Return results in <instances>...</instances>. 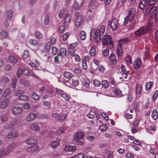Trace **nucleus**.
Instances as JSON below:
<instances>
[{
    "label": "nucleus",
    "instance_id": "obj_37",
    "mask_svg": "<svg viewBox=\"0 0 158 158\" xmlns=\"http://www.w3.org/2000/svg\"><path fill=\"white\" fill-rule=\"evenodd\" d=\"M121 70L123 74H128L129 71L126 69L125 66L123 64H122L121 65Z\"/></svg>",
    "mask_w": 158,
    "mask_h": 158
},
{
    "label": "nucleus",
    "instance_id": "obj_18",
    "mask_svg": "<svg viewBox=\"0 0 158 158\" xmlns=\"http://www.w3.org/2000/svg\"><path fill=\"white\" fill-rule=\"evenodd\" d=\"M150 5H149L150 6ZM149 5L147 2V0H141L139 4V7L141 9L145 8Z\"/></svg>",
    "mask_w": 158,
    "mask_h": 158
},
{
    "label": "nucleus",
    "instance_id": "obj_10",
    "mask_svg": "<svg viewBox=\"0 0 158 158\" xmlns=\"http://www.w3.org/2000/svg\"><path fill=\"white\" fill-rule=\"evenodd\" d=\"M148 30L147 27H142L137 30L135 32V35L136 36H139L145 33Z\"/></svg>",
    "mask_w": 158,
    "mask_h": 158
},
{
    "label": "nucleus",
    "instance_id": "obj_12",
    "mask_svg": "<svg viewBox=\"0 0 158 158\" xmlns=\"http://www.w3.org/2000/svg\"><path fill=\"white\" fill-rule=\"evenodd\" d=\"M39 149V147L37 144H36L28 148L27 151L29 153H33L38 151Z\"/></svg>",
    "mask_w": 158,
    "mask_h": 158
},
{
    "label": "nucleus",
    "instance_id": "obj_44",
    "mask_svg": "<svg viewBox=\"0 0 158 158\" xmlns=\"http://www.w3.org/2000/svg\"><path fill=\"white\" fill-rule=\"evenodd\" d=\"M32 98L35 101H37L40 98V96L35 93H34L32 94Z\"/></svg>",
    "mask_w": 158,
    "mask_h": 158
},
{
    "label": "nucleus",
    "instance_id": "obj_17",
    "mask_svg": "<svg viewBox=\"0 0 158 158\" xmlns=\"http://www.w3.org/2000/svg\"><path fill=\"white\" fill-rule=\"evenodd\" d=\"M36 114L34 113L29 114L26 118L27 122H31L34 120L36 117Z\"/></svg>",
    "mask_w": 158,
    "mask_h": 158
},
{
    "label": "nucleus",
    "instance_id": "obj_32",
    "mask_svg": "<svg viewBox=\"0 0 158 158\" xmlns=\"http://www.w3.org/2000/svg\"><path fill=\"white\" fill-rule=\"evenodd\" d=\"M6 14L7 18L8 19H12L13 16V11L12 10L10 9L8 10Z\"/></svg>",
    "mask_w": 158,
    "mask_h": 158
},
{
    "label": "nucleus",
    "instance_id": "obj_56",
    "mask_svg": "<svg viewBox=\"0 0 158 158\" xmlns=\"http://www.w3.org/2000/svg\"><path fill=\"white\" fill-rule=\"evenodd\" d=\"M44 23L45 25H48L49 22V17L47 15H45L44 16Z\"/></svg>",
    "mask_w": 158,
    "mask_h": 158
},
{
    "label": "nucleus",
    "instance_id": "obj_24",
    "mask_svg": "<svg viewBox=\"0 0 158 158\" xmlns=\"http://www.w3.org/2000/svg\"><path fill=\"white\" fill-rule=\"evenodd\" d=\"M142 85L140 84H138L136 86L135 93L136 96H139L140 95L142 92Z\"/></svg>",
    "mask_w": 158,
    "mask_h": 158
},
{
    "label": "nucleus",
    "instance_id": "obj_9",
    "mask_svg": "<svg viewBox=\"0 0 158 158\" xmlns=\"http://www.w3.org/2000/svg\"><path fill=\"white\" fill-rule=\"evenodd\" d=\"M125 40H120L118 44L117 52L118 55L119 56H121L122 55L123 53L122 44Z\"/></svg>",
    "mask_w": 158,
    "mask_h": 158
},
{
    "label": "nucleus",
    "instance_id": "obj_6",
    "mask_svg": "<svg viewBox=\"0 0 158 158\" xmlns=\"http://www.w3.org/2000/svg\"><path fill=\"white\" fill-rule=\"evenodd\" d=\"M76 19L75 23V25L77 27L81 26L84 22V17L81 15L77 16L76 14Z\"/></svg>",
    "mask_w": 158,
    "mask_h": 158
},
{
    "label": "nucleus",
    "instance_id": "obj_43",
    "mask_svg": "<svg viewBox=\"0 0 158 158\" xmlns=\"http://www.w3.org/2000/svg\"><path fill=\"white\" fill-rule=\"evenodd\" d=\"M29 42L31 45L36 46L38 44V42L35 39H30L29 40Z\"/></svg>",
    "mask_w": 158,
    "mask_h": 158
},
{
    "label": "nucleus",
    "instance_id": "obj_36",
    "mask_svg": "<svg viewBox=\"0 0 158 158\" xmlns=\"http://www.w3.org/2000/svg\"><path fill=\"white\" fill-rule=\"evenodd\" d=\"M60 145V143L59 142L56 141H53L51 143V146L52 148H56Z\"/></svg>",
    "mask_w": 158,
    "mask_h": 158
},
{
    "label": "nucleus",
    "instance_id": "obj_41",
    "mask_svg": "<svg viewBox=\"0 0 158 158\" xmlns=\"http://www.w3.org/2000/svg\"><path fill=\"white\" fill-rule=\"evenodd\" d=\"M89 53L91 56H94L96 54V50L94 46L91 47L89 51Z\"/></svg>",
    "mask_w": 158,
    "mask_h": 158
},
{
    "label": "nucleus",
    "instance_id": "obj_64",
    "mask_svg": "<svg viewBox=\"0 0 158 158\" xmlns=\"http://www.w3.org/2000/svg\"><path fill=\"white\" fill-rule=\"evenodd\" d=\"M158 95V91L156 90L154 93L152 97V100L154 102L157 98Z\"/></svg>",
    "mask_w": 158,
    "mask_h": 158
},
{
    "label": "nucleus",
    "instance_id": "obj_49",
    "mask_svg": "<svg viewBox=\"0 0 158 158\" xmlns=\"http://www.w3.org/2000/svg\"><path fill=\"white\" fill-rule=\"evenodd\" d=\"M82 69L85 70L87 69V66L86 62H85V60H82Z\"/></svg>",
    "mask_w": 158,
    "mask_h": 158
},
{
    "label": "nucleus",
    "instance_id": "obj_2",
    "mask_svg": "<svg viewBox=\"0 0 158 158\" xmlns=\"http://www.w3.org/2000/svg\"><path fill=\"white\" fill-rule=\"evenodd\" d=\"M102 43L103 45H107L110 48H112L114 47L113 42L109 35H105L104 36L102 39Z\"/></svg>",
    "mask_w": 158,
    "mask_h": 158
},
{
    "label": "nucleus",
    "instance_id": "obj_48",
    "mask_svg": "<svg viewBox=\"0 0 158 158\" xmlns=\"http://www.w3.org/2000/svg\"><path fill=\"white\" fill-rule=\"evenodd\" d=\"M62 58L60 55L58 54L57 56L54 57V61L55 62L58 63L60 61L62 60Z\"/></svg>",
    "mask_w": 158,
    "mask_h": 158
},
{
    "label": "nucleus",
    "instance_id": "obj_58",
    "mask_svg": "<svg viewBox=\"0 0 158 158\" xmlns=\"http://www.w3.org/2000/svg\"><path fill=\"white\" fill-rule=\"evenodd\" d=\"M56 133L55 131H51L48 134L49 136L52 138H53L56 136Z\"/></svg>",
    "mask_w": 158,
    "mask_h": 158
},
{
    "label": "nucleus",
    "instance_id": "obj_51",
    "mask_svg": "<svg viewBox=\"0 0 158 158\" xmlns=\"http://www.w3.org/2000/svg\"><path fill=\"white\" fill-rule=\"evenodd\" d=\"M153 84V82L152 81H149L147 83L146 85V89L147 90H149L151 88Z\"/></svg>",
    "mask_w": 158,
    "mask_h": 158
},
{
    "label": "nucleus",
    "instance_id": "obj_61",
    "mask_svg": "<svg viewBox=\"0 0 158 158\" xmlns=\"http://www.w3.org/2000/svg\"><path fill=\"white\" fill-rule=\"evenodd\" d=\"M74 156V158H84L85 157L84 154L82 153H79Z\"/></svg>",
    "mask_w": 158,
    "mask_h": 158
},
{
    "label": "nucleus",
    "instance_id": "obj_21",
    "mask_svg": "<svg viewBox=\"0 0 158 158\" xmlns=\"http://www.w3.org/2000/svg\"><path fill=\"white\" fill-rule=\"evenodd\" d=\"M82 82L85 87L88 88L89 86V81L86 77H83L81 80Z\"/></svg>",
    "mask_w": 158,
    "mask_h": 158
},
{
    "label": "nucleus",
    "instance_id": "obj_5",
    "mask_svg": "<svg viewBox=\"0 0 158 158\" xmlns=\"http://www.w3.org/2000/svg\"><path fill=\"white\" fill-rule=\"evenodd\" d=\"M23 92L21 90H19L16 92L15 94V95L19 97V99L25 101L28 98V96L26 95H23Z\"/></svg>",
    "mask_w": 158,
    "mask_h": 158
},
{
    "label": "nucleus",
    "instance_id": "obj_42",
    "mask_svg": "<svg viewBox=\"0 0 158 158\" xmlns=\"http://www.w3.org/2000/svg\"><path fill=\"white\" fill-rule=\"evenodd\" d=\"M80 36L81 39L84 40L86 38V34L85 32L83 31H81L80 33Z\"/></svg>",
    "mask_w": 158,
    "mask_h": 158
},
{
    "label": "nucleus",
    "instance_id": "obj_20",
    "mask_svg": "<svg viewBox=\"0 0 158 158\" xmlns=\"http://www.w3.org/2000/svg\"><path fill=\"white\" fill-rule=\"evenodd\" d=\"M25 142L28 145H32L36 143L37 140L34 138L29 137L26 140Z\"/></svg>",
    "mask_w": 158,
    "mask_h": 158
},
{
    "label": "nucleus",
    "instance_id": "obj_29",
    "mask_svg": "<svg viewBox=\"0 0 158 158\" xmlns=\"http://www.w3.org/2000/svg\"><path fill=\"white\" fill-rule=\"evenodd\" d=\"M66 115L65 114H62L59 115L57 120V121L60 122H63L66 118Z\"/></svg>",
    "mask_w": 158,
    "mask_h": 158
},
{
    "label": "nucleus",
    "instance_id": "obj_8",
    "mask_svg": "<svg viewBox=\"0 0 158 158\" xmlns=\"http://www.w3.org/2000/svg\"><path fill=\"white\" fill-rule=\"evenodd\" d=\"M29 129L31 131L37 132L40 130V127L38 123L34 122L31 125Z\"/></svg>",
    "mask_w": 158,
    "mask_h": 158
},
{
    "label": "nucleus",
    "instance_id": "obj_16",
    "mask_svg": "<svg viewBox=\"0 0 158 158\" xmlns=\"http://www.w3.org/2000/svg\"><path fill=\"white\" fill-rule=\"evenodd\" d=\"M141 61L139 58H137L134 61V68L136 69H138L141 66Z\"/></svg>",
    "mask_w": 158,
    "mask_h": 158
},
{
    "label": "nucleus",
    "instance_id": "obj_27",
    "mask_svg": "<svg viewBox=\"0 0 158 158\" xmlns=\"http://www.w3.org/2000/svg\"><path fill=\"white\" fill-rule=\"evenodd\" d=\"M8 59L11 62L14 64L17 63L18 61L17 59L13 55L9 56H8Z\"/></svg>",
    "mask_w": 158,
    "mask_h": 158
},
{
    "label": "nucleus",
    "instance_id": "obj_40",
    "mask_svg": "<svg viewBox=\"0 0 158 158\" xmlns=\"http://www.w3.org/2000/svg\"><path fill=\"white\" fill-rule=\"evenodd\" d=\"M64 75L66 78L68 79H70L73 76L72 74L68 72H65L64 73Z\"/></svg>",
    "mask_w": 158,
    "mask_h": 158
},
{
    "label": "nucleus",
    "instance_id": "obj_45",
    "mask_svg": "<svg viewBox=\"0 0 158 158\" xmlns=\"http://www.w3.org/2000/svg\"><path fill=\"white\" fill-rule=\"evenodd\" d=\"M35 35L37 39H40L43 38V35L40 32L36 31L35 33Z\"/></svg>",
    "mask_w": 158,
    "mask_h": 158
},
{
    "label": "nucleus",
    "instance_id": "obj_28",
    "mask_svg": "<svg viewBox=\"0 0 158 158\" xmlns=\"http://www.w3.org/2000/svg\"><path fill=\"white\" fill-rule=\"evenodd\" d=\"M109 57V60L111 62L114 64H115L116 63L117 61L116 60V56L113 53L110 54Z\"/></svg>",
    "mask_w": 158,
    "mask_h": 158
},
{
    "label": "nucleus",
    "instance_id": "obj_7",
    "mask_svg": "<svg viewBox=\"0 0 158 158\" xmlns=\"http://www.w3.org/2000/svg\"><path fill=\"white\" fill-rule=\"evenodd\" d=\"M108 23L110 25V27L113 30H116L118 27V21L115 18L109 21Z\"/></svg>",
    "mask_w": 158,
    "mask_h": 158
},
{
    "label": "nucleus",
    "instance_id": "obj_34",
    "mask_svg": "<svg viewBox=\"0 0 158 158\" xmlns=\"http://www.w3.org/2000/svg\"><path fill=\"white\" fill-rule=\"evenodd\" d=\"M27 63L30 66L32 69H34L35 70H39V67L36 65L34 63L31 62H27Z\"/></svg>",
    "mask_w": 158,
    "mask_h": 158
},
{
    "label": "nucleus",
    "instance_id": "obj_52",
    "mask_svg": "<svg viewBox=\"0 0 158 158\" xmlns=\"http://www.w3.org/2000/svg\"><path fill=\"white\" fill-rule=\"evenodd\" d=\"M108 126L106 124H103L101 125L99 127V129L102 131L106 130Z\"/></svg>",
    "mask_w": 158,
    "mask_h": 158
},
{
    "label": "nucleus",
    "instance_id": "obj_63",
    "mask_svg": "<svg viewBox=\"0 0 158 158\" xmlns=\"http://www.w3.org/2000/svg\"><path fill=\"white\" fill-rule=\"evenodd\" d=\"M58 50L55 47H53L52 48V53L53 55H56L57 52Z\"/></svg>",
    "mask_w": 158,
    "mask_h": 158
},
{
    "label": "nucleus",
    "instance_id": "obj_35",
    "mask_svg": "<svg viewBox=\"0 0 158 158\" xmlns=\"http://www.w3.org/2000/svg\"><path fill=\"white\" fill-rule=\"evenodd\" d=\"M152 116L154 120H156L158 117V112L156 109L154 110L152 113Z\"/></svg>",
    "mask_w": 158,
    "mask_h": 158
},
{
    "label": "nucleus",
    "instance_id": "obj_31",
    "mask_svg": "<svg viewBox=\"0 0 158 158\" xmlns=\"http://www.w3.org/2000/svg\"><path fill=\"white\" fill-rule=\"evenodd\" d=\"M126 62L127 65L129 66L132 64V59L130 56L127 55L126 58Z\"/></svg>",
    "mask_w": 158,
    "mask_h": 158
},
{
    "label": "nucleus",
    "instance_id": "obj_47",
    "mask_svg": "<svg viewBox=\"0 0 158 158\" xmlns=\"http://www.w3.org/2000/svg\"><path fill=\"white\" fill-rule=\"evenodd\" d=\"M29 56V51L27 50H25L24 51V53L22 55L23 58H27Z\"/></svg>",
    "mask_w": 158,
    "mask_h": 158
},
{
    "label": "nucleus",
    "instance_id": "obj_1",
    "mask_svg": "<svg viewBox=\"0 0 158 158\" xmlns=\"http://www.w3.org/2000/svg\"><path fill=\"white\" fill-rule=\"evenodd\" d=\"M105 27L104 25L101 26L99 28L91 30L90 33V39L93 42L97 43L101 41V35H102L105 32Z\"/></svg>",
    "mask_w": 158,
    "mask_h": 158
},
{
    "label": "nucleus",
    "instance_id": "obj_33",
    "mask_svg": "<svg viewBox=\"0 0 158 158\" xmlns=\"http://www.w3.org/2000/svg\"><path fill=\"white\" fill-rule=\"evenodd\" d=\"M8 34L6 31L3 30L0 32V38L2 39L6 38Z\"/></svg>",
    "mask_w": 158,
    "mask_h": 158
},
{
    "label": "nucleus",
    "instance_id": "obj_53",
    "mask_svg": "<svg viewBox=\"0 0 158 158\" xmlns=\"http://www.w3.org/2000/svg\"><path fill=\"white\" fill-rule=\"evenodd\" d=\"M8 154L6 150L0 151V157H4Z\"/></svg>",
    "mask_w": 158,
    "mask_h": 158
},
{
    "label": "nucleus",
    "instance_id": "obj_39",
    "mask_svg": "<svg viewBox=\"0 0 158 158\" xmlns=\"http://www.w3.org/2000/svg\"><path fill=\"white\" fill-rule=\"evenodd\" d=\"M64 127H60L57 131L56 135H60L61 134H63L64 133Z\"/></svg>",
    "mask_w": 158,
    "mask_h": 158
},
{
    "label": "nucleus",
    "instance_id": "obj_11",
    "mask_svg": "<svg viewBox=\"0 0 158 158\" xmlns=\"http://www.w3.org/2000/svg\"><path fill=\"white\" fill-rule=\"evenodd\" d=\"M77 43L75 42L72 44H71L69 45V52L71 55H73L75 53V48L77 45Z\"/></svg>",
    "mask_w": 158,
    "mask_h": 158
},
{
    "label": "nucleus",
    "instance_id": "obj_19",
    "mask_svg": "<svg viewBox=\"0 0 158 158\" xmlns=\"http://www.w3.org/2000/svg\"><path fill=\"white\" fill-rule=\"evenodd\" d=\"M76 150V147L73 146L67 145L64 148V151L66 152H74Z\"/></svg>",
    "mask_w": 158,
    "mask_h": 158
},
{
    "label": "nucleus",
    "instance_id": "obj_54",
    "mask_svg": "<svg viewBox=\"0 0 158 158\" xmlns=\"http://www.w3.org/2000/svg\"><path fill=\"white\" fill-rule=\"evenodd\" d=\"M102 86L105 88H107L109 86V83L106 80L103 81L102 82Z\"/></svg>",
    "mask_w": 158,
    "mask_h": 158
},
{
    "label": "nucleus",
    "instance_id": "obj_62",
    "mask_svg": "<svg viewBox=\"0 0 158 158\" xmlns=\"http://www.w3.org/2000/svg\"><path fill=\"white\" fill-rule=\"evenodd\" d=\"M69 35L70 34L69 33H66L64 34L62 36L63 40L64 41L68 39Z\"/></svg>",
    "mask_w": 158,
    "mask_h": 158
},
{
    "label": "nucleus",
    "instance_id": "obj_60",
    "mask_svg": "<svg viewBox=\"0 0 158 158\" xmlns=\"http://www.w3.org/2000/svg\"><path fill=\"white\" fill-rule=\"evenodd\" d=\"M94 84L96 86H99L101 84L100 81L98 79H94L93 81Z\"/></svg>",
    "mask_w": 158,
    "mask_h": 158
},
{
    "label": "nucleus",
    "instance_id": "obj_22",
    "mask_svg": "<svg viewBox=\"0 0 158 158\" xmlns=\"http://www.w3.org/2000/svg\"><path fill=\"white\" fill-rule=\"evenodd\" d=\"M18 134L15 132H12L9 133L7 135V138L8 139H12L17 137Z\"/></svg>",
    "mask_w": 158,
    "mask_h": 158
},
{
    "label": "nucleus",
    "instance_id": "obj_13",
    "mask_svg": "<svg viewBox=\"0 0 158 158\" xmlns=\"http://www.w3.org/2000/svg\"><path fill=\"white\" fill-rule=\"evenodd\" d=\"M23 110V108L20 107H14L12 110V114L17 115L20 114Z\"/></svg>",
    "mask_w": 158,
    "mask_h": 158
},
{
    "label": "nucleus",
    "instance_id": "obj_25",
    "mask_svg": "<svg viewBox=\"0 0 158 158\" xmlns=\"http://www.w3.org/2000/svg\"><path fill=\"white\" fill-rule=\"evenodd\" d=\"M71 21V16L69 14L65 15L64 20V22L65 24H68Z\"/></svg>",
    "mask_w": 158,
    "mask_h": 158
},
{
    "label": "nucleus",
    "instance_id": "obj_55",
    "mask_svg": "<svg viewBox=\"0 0 158 158\" xmlns=\"http://www.w3.org/2000/svg\"><path fill=\"white\" fill-rule=\"evenodd\" d=\"M109 53V50L108 48L104 49L102 51V54L105 56H108Z\"/></svg>",
    "mask_w": 158,
    "mask_h": 158
},
{
    "label": "nucleus",
    "instance_id": "obj_3",
    "mask_svg": "<svg viewBox=\"0 0 158 158\" xmlns=\"http://www.w3.org/2000/svg\"><path fill=\"white\" fill-rule=\"evenodd\" d=\"M157 12V8L156 6L152 5L147 6L145 9L144 14L147 15L151 14V17L152 18L155 17Z\"/></svg>",
    "mask_w": 158,
    "mask_h": 158
},
{
    "label": "nucleus",
    "instance_id": "obj_14",
    "mask_svg": "<svg viewBox=\"0 0 158 158\" xmlns=\"http://www.w3.org/2000/svg\"><path fill=\"white\" fill-rule=\"evenodd\" d=\"M84 135V134L81 132H77L75 133L73 137V139L77 140L81 139Z\"/></svg>",
    "mask_w": 158,
    "mask_h": 158
},
{
    "label": "nucleus",
    "instance_id": "obj_30",
    "mask_svg": "<svg viewBox=\"0 0 158 158\" xmlns=\"http://www.w3.org/2000/svg\"><path fill=\"white\" fill-rule=\"evenodd\" d=\"M59 54L61 56V57H64L66 56V49L64 48H62L60 49V53Z\"/></svg>",
    "mask_w": 158,
    "mask_h": 158
},
{
    "label": "nucleus",
    "instance_id": "obj_59",
    "mask_svg": "<svg viewBox=\"0 0 158 158\" xmlns=\"http://www.w3.org/2000/svg\"><path fill=\"white\" fill-rule=\"evenodd\" d=\"M0 119L2 122H5L7 121L8 117L5 115H2L1 116Z\"/></svg>",
    "mask_w": 158,
    "mask_h": 158
},
{
    "label": "nucleus",
    "instance_id": "obj_15",
    "mask_svg": "<svg viewBox=\"0 0 158 158\" xmlns=\"http://www.w3.org/2000/svg\"><path fill=\"white\" fill-rule=\"evenodd\" d=\"M9 103V100L7 98H4L1 102L0 107L2 109H5L6 108Z\"/></svg>",
    "mask_w": 158,
    "mask_h": 158
},
{
    "label": "nucleus",
    "instance_id": "obj_38",
    "mask_svg": "<svg viewBox=\"0 0 158 158\" xmlns=\"http://www.w3.org/2000/svg\"><path fill=\"white\" fill-rule=\"evenodd\" d=\"M156 129L154 126H151L148 128L147 131L149 133L152 134L155 132Z\"/></svg>",
    "mask_w": 158,
    "mask_h": 158
},
{
    "label": "nucleus",
    "instance_id": "obj_57",
    "mask_svg": "<svg viewBox=\"0 0 158 158\" xmlns=\"http://www.w3.org/2000/svg\"><path fill=\"white\" fill-rule=\"evenodd\" d=\"M105 157L106 158H113V154L110 152L108 151L106 154Z\"/></svg>",
    "mask_w": 158,
    "mask_h": 158
},
{
    "label": "nucleus",
    "instance_id": "obj_23",
    "mask_svg": "<svg viewBox=\"0 0 158 158\" xmlns=\"http://www.w3.org/2000/svg\"><path fill=\"white\" fill-rule=\"evenodd\" d=\"M113 92L116 96L118 97H120L122 95L121 91L118 88L113 89Z\"/></svg>",
    "mask_w": 158,
    "mask_h": 158
},
{
    "label": "nucleus",
    "instance_id": "obj_4",
    "mask_svg": "<svg viewBox=\"0 0 158 158\" xmlns=\"http://www.w3.org/2000/svg\"><path fill=\"white\" fill-rule=\"evenodd\" d=\"M135 14V10L134 8L131 9L129 11L128 15L124 18L123 23L124 26L126 25L128 22H131L134 18Z\"/></svg>",
    "mask_w": 158,
    "mask_h": 158
},
{
    "label": "nucleus",
    "instance_id": "obj_50",
    "mask_svg": "<svg viewBox=\"0 0 158 158\" xmlns=\"http://www.w3.org/2000/svg\"><path fill=\"white\" fill-rule=\"evenodd\" d=\"M64 10L62 9L60 10L58 12L59 17L60 18H62L64 15Z\"/></svg>",
    "mask_w": 158,
    "mask_h": 158
},
{
    "label": "nucleus",
    "instance_id": "obj_26",
    "mask_svg": "<svg viewBox=\"0 0 158 158\" xmlns=\"http://www.w3.org/2000/svg\"><path fill=\"white\" fill-rule=\"evenodd\" d=\"M79 83V79L77 77L73 78L72 79V84L73 86H77Z\"/></svg>",
    "mask_w": 158,
    "mask_h": 158
},
{
    "label": "nucleus",
    "instance_id": "obj_46",
    "mask_svg": "<svg viewBox=\"0 0 158 158\" xmlns=\"http://www.w3.org/2000/svg\"><path fill=\"white\" fill-rule=\"evenodd\" d=\"M10 89L9 88H7L5 89L3 94V97H6L10 94Z\"/></svg>",
    "mask_w": 158,
    "mask_h": 158
}]
</instances>
